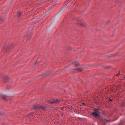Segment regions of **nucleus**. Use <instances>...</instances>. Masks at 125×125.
<instances>
[{
	"instance_id": "f257e3e1",
	"label": "nucleus",
	"mask_w": 125,
	"mask_h": 125,
	"mask_svg": "<svg viewBox=\"0 0 125 125\" xmlns=\"http://www.w3.org/2000/svg\"><path fill=\"white\" fill-rule=\"evenodd\" d=\"M100 110L99 109L96 108L95 109L94 111L91 113L92 115L96 117H100V113L99 111Z\"/></svg>"
},
{
	"instance_id": "f03ea898",
	"label": "nucleus",
	"mask_w": 125,
	"mask_h": 125,
	"mask_svg": "<svg viewBox=\"0 0 125 125\" xmlns=\"http://www.w3.org/2000/svg\"><path fill=\"white\" fill-rule=\"evenodd\" d=\"M62 101L61 99H53L51 100H49V103L51 104H58Z\"/></svg>"
},
{
	"instance_id": "7ed1b4c3",
	"label": "nucleus",
	"mask_w": 125,
	"mask_h": 125,
	"mask_svg": "<svg viewBox=\"0 0 125 125\" xmlns=\"http://www.w3.org/2000/svg\"><path fill=\"white\" fill-rule=\"evenodd\" d=\"M0 96L2 99L5 101L7 100L9 98L8 96L4 95L3 94H0Z\"/></svg>"
},
{
	"instance_id": "20e7f679",
	"label": "nucleus",
	"mask_w": 125,
	"mask_h": 125,
	"mask_svg": "<svg viewBox=\"0 0 125 125\" xmlns=\"http://www.w3.org/2000/svg\"><path fill=\"white\" fill-rule=\"evenodd\" d=\"M62 108L66 109L67 111H70L73 109V107L71 105L66 106L65 107L64 106Z\"/></svg>"
},
{
	"instance_id": "39448f33",
	"label": "nucleus",
	"mask_w": 125,
	"mask_h": 125,
	"mask_svg": "<svg viewBox=\"0 0 125 125\" xmlns=\"http://www.w3.org/2000/svg\"><path fill=\"white\" fill-rule=\"evenodd\" d=\"M47 107V105L46 104H44L42 105H40V108H41L43 110L45 111Z\"/></svg>"
},
{
	"instance_id": "423d86ee",
	"label": "nucleus",
	"mask_w": 125,
	"mask_h": 125,
	"mask_svg": "<svg viewBox=\"0 0 125 125\" xmlns=\"http://www.w3.org/2000/svg\"><path fill=\"white\" fill-rule=\"evenodd\" d=\"M40 107V105L36 103L32 106V109H36L37 108Z\"/></svg>"
},
{
	"instance_id": "0eeeda50",
	"label": "nucleus",
	"mask_w": 125,
	"mask_h": 125,
	"mask_svg": "<svg viewBox=\"0 0 125 125\" xmlns=\"http://www.w3.org/2000/svg\"><path fill=\"white\" fill-rule=\"evenodd\" d=\"M72 64L75 66H79V63L77 62H74L72 63Z\"/></svg>"
},
{
	"instance_id": "6e6552de",
	"label": "nucleus",
	"mask_w": 125,
	"mask_h": 125,
	"mask_svg": "<svg viewBox=\"0 0 125 125\" xmlns=\"http://www.w3.org/2000/svg\"><path fill=\"white\" fill-rule=\"evenodd\" d=\"M8 78L5 76H4L3 78V81L5 82L8 81Z\"/></svg>"
},
{
	"instance_id": "1a4fd4ad",
	"label": "nucleus",
	"mask_w": 125,
	"mask_h": 125,
	"mask_svg": "<svg viewBox=\"0 0 125 125\" xmlns=\"http://www.w3.org/2000/svg\"><path fill=\"white\" fill-rule=\"evenodd\" d=\"M82 68H78L75 69V70H77L78 72H80L82 71Z\"/></svg>"
},
{
	"instance_id": "9d476101",
	"label": "nucleus",
	"mask_w": 125,
	"mask_h": 125,
	"mask_svg": "<svg viewBox=\"0 0 125 125\" xmlns=\"http://www.w3.org/2000/svg\"><path fill=\"white\" fill-rule=\"evenodd\" d=\"M22 12H21L19 11L17 13V15L18 17H20L21 15Z\"/></svg>"
},
{
	"instance_id": "9b49d317",
	"label": "nucleus",
	"mask_w": 125,
	"mask_h": 125,
	"mask_svg": "<svg viewBox=\"0 0 125 125\" xmlns=\"http://www.w3.org/2000/svg\"><path fill=\"white\" fill-rule=\"evenodd\" d=\"M85 6L87 7L89 5V2H87L85 3Z\"/></svg>"
},
{
	"instance_id": "f8f14e48",
	"label": "nucleus",
	"mask_w": 125,
	"mask_h": 125,
	"mask_svg": "<svg viewBox=\"0 0 125 125\" xmlns=\"http://www.w3.org/2000/svg\"><path fill=\"white\" fill-rule=\"evenodd\" d=\"M80 25L81 26H85L84 24L83 23L80 24Z\"/></svg>"
},
{
	"instance_id": "ddd939ff",
	"label": "nucleus",
	"mask_w": 125,
	"mask_h": 125,
	"mask_svg": "<svg viewBox=\"0 0 125 125\" xmlns=\"http://www.w3.org/2000/svg\"><path fill=\"white\" fill-rule=\"evenodd\" d=\"M120 74V71H118V74H117V75L118 76V75H119Z\"/></svg>"
},
{
	"instance_id": "4468645a",
	"label": "nucleus",
	"mask_w": 125,
	"mask_h": 125,
	"mask_svg": "<svg viewBox=\"0 0 125 125\" xmlns=\"http://www.w3.org/2000/svg\"><path fill=\"white\" fill-rule=\"evenodd\" d=\"M30 33H31V32H30ZM31 34H30V35H27V36L28 37H31Z\"/></svg>"
},
{
	"instance_id": "2eb2a0df",
	"label": "nucleus",
	"mask_w": 125,
	"mask_h": 125,
	"mask_svg": "<svg viewBox=\"0 0 125 125\" xmlns=\"http://www.w3.org/2000/svg\"><path fill=\"white\" fill-rule=\"evenodd\" d=\"M104 120L106 122H109L110 121L109 120H107L106 119H105Z\"/></svg>"
},
{
	"instance_id": "dca6fc26",
	"label": "nucleus",
	"mask_w": 125,
	"mask_h": 125,
	"mask_svg": "<svg viewBox=\"0 0 125 125\" xmlns=\"http://www.w3.org/2000/svg\"><path fill=\"white\" fill-rule=\"evenodd\" d=\"M113 100V99H109V101H112Z\"/></svg>"
},
{
	"instance_id": "f3484780",
	"label": "nucleus",
	"mask_w": 125,
	"mask_h": 125,
	"mask_svg": "<svg viewBox=\"0 0 125 125\" xmlns=\"http://www.w3.org/2000/svg\"><path fill=\"white\" fill-rule=\"evenodd\" d=\"M124 104H121V105L122 106H124Z\"/></svg>"
},
{
	"instance_id": "a211bd4d",
	"label": "nucleus",
	"mask_w": 125,
	"mask_h": 125,
	"mask_svg": "<svg viewBox=\"0 0 125 125\" xmlns=\"http://www.w3.org/2000/svg\"><path fill=\"white\" fill-rule=\"evenodd\" d=\"M84 52V51H83V52H82L81 53H83Z\"/></svg>"
},
{
	"instance_id": "6ab92c4d",
	"label": "nucleus",
	"mask_w": 125,
	"mask_h": 125,
	"mask_svg": "<svg viewBox=\"0 0 125 125\" xmlns=\"http://www.w3.org/2000/svg\"><path fill=\"white\" fill-rule=\"evenodd\" d=\"M86 93L85 94H84V95H86L85 94H86Z\"/></svg>"
},
{
	"instance_id": "aec40b11",
	"label": "nucleus",
	"mask_w": 125,
	"mask_h": 125,
	"mask_svg": "<svg viewBox=\"0 0 125 125\" xmlns=\"http://www.w3.org/2000/svg\"><path fill=\"white\" fill-rule=\"evenodd\" d=\"M37 62H35V63H34V64H37Z\"/></svg>"
},
{
	"instance_id": "412c9836",
	"label": "nucleus",
	"mask_w": 125,
	"mask_h": 125,
	"mask_svg": "<svg viewBox=\"0 0 125 125\" xmlns=\"http://www.w3.org/2000/svg\"><path fill=\"white\" fill-rule=\"evenodd\" d=\"M124 79H125V76L124 77Z\"/></svg>"
},
{
	"instance_id": "4be33fe9",
	"label": "nucleus",
	"mask_w": 125,
	"mask_h": 125,
	"mask_svg": "<svg viewBox=\"0 0 125 125\" xmlns=\"http://www.w3.org/2000/svg\"><path fill=\"white\" fill-rule=\"evenodd\" d=\"M121 122H122V121H121L120 123H121Z\"/></svg>"
},
{
	"instance_id": "5701e85b",
	"label": "nucleus",
	"mask_w": 125,
	"mask_h": 125,
	"mask_svg": "<svg viewBox=\"0 0 125 125\" xmlns=\"http://www.w3.org/2000/svg\"><path fill=\"white\" fill-rule=\"evenodd\" d=\"M79 21H80V20H79Z\"/></svg>"
},
{
	"instance_id": "b1692460",
	"label": "nucleus",
	"mask_w": 125,
	"mask_h": 125,
	"mask_svg": "<svg viewBox=\"0 0 125 125\" xmlns=\"http://www.w3.org/2000/svg\"><path fill=\"white\" fill-rule=\"evenodd\" d=\"M28 117V116H27V118Z\"/></svg>"
}]
</instances>
